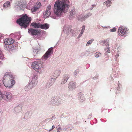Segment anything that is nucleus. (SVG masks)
I'll list each match as a JSON object with an SVG mask.
<instances>
[{
    "label": "nucleus",
    "instance_id": "nucleus-1",
    "mask_svg": "<svg viewBox=\"0 0 132 132\" xmlns=\"http://www.w3.org/2000/svg\"><path fill=\"white\" fill-rule=\"evenodd\" d=\"M68 0H57L54 5V12L57 16L61 15L64 12H67L69 7Z\"/></svg>",
    "mask_w": 132,
    "mask_h": 132
},
{
    "label": "nucleus",
    "instance_id": "nucleus-2",
    "mask_svg": "<svg viewBox=\"0 0 132 132\" xmlns=\"http://www.w3.org/2000/svg\"><path fill=\"white\" fill-rule=\"evenodd\" d=\"M14 79V77L11 73H6L3 80L5 86L7 88H12L15 83Z\"/></svg>",
    "mask_w": 132,
    "mask_h": 132
},
{
    "label": "nucleus",
    "instance_id": "nucleus-3",
    "mask_svg": "<svg viewBox=\"0 0 132 132\" xmlns=\"http://www.w3.org/2000/svg\"><path fill=\"white\" fill-rule=\"evenodd\" d=\"M31 20V17H28L27 14H25L16 20L17 23L21 27V28H26L28 27Z\"/></svg>",
    "mask_w": 132,
    "mask_h": 132
},
{
    "label": "nucleus",
    "instance_id": "nucleus-4",
    "mask_svg": "<svg viewBox=\"0 0 132 132\" xmlns=\"http://www.w3.org/2000/svg\"><path fill=\"white\" fill-rule=\"evenodd\" d=\"M12 97V94L9 92H5L4 94L2 93L0 91V101L3 99L7 100L9 101L10 100Z\"/></svg>",
    "mask_w": 132,
    "mask_h": 132
},
{
    "label": "nucleus",
    "instance_id": "nucleus-5",
    "mask_svg": "<svg viewBox=\"0 0 132 132\" xmlns=\"http://www.w3.org/2000/svg\"><path fill=\"white\" fill-rule=\"evenodd\" d=\"M42 63L40 60L34 61L32 63L33 69L36 71L39 72L42 66Z\"/></svg>",
    "mask_w": 132,
    "mask_h": 132
},
{
    "label": "nucleus",
    "instance_id": "nucleus-6",
    "mask_svg": "<svg viewBox=\"0 0 132 132\" xmlns=\"http://www.w3.org/2000/svg\"><path fill=\"white\" fill-rule=\"evenodd\" d=\"M128 30V29L127 28L120 27L118 30V34L120 36H125L127 35V32Z\"/></svg>",
    "mask_w": 132,
    "mask_h": 132
},
{
    "label": "nucleus",
    "instance_id": "nucleus-7",
    "mask_svg": "<svg viewBox=\"0 0 132 132\" xmlns=\"http://www.w3.org/2000/svg\"><path fill=\"white\" fill-rule=\"evenodd\" d=\"M28 32L32 35H40L41 31L39 30L30 28L28 29Z\"/></svg>",
    "mask_w": 132,
    "mask_h": 132
},
{
    "label": "nucleus",
    "instance_id": "nucleus-8",
    "mask_svg": "<svg viewBox=\"0 0 132 132\" xmlns=\"http://www.w3.org/2000/svg\"><path fill=\"white\" fill-rule=\"evenodd\" d=\"M53 48L51 47L48 49V51L45 54L43 55V57L45 60H46L53 53Z\"/></svg>",
    "mask_w": 132,
    "mask_h": 132
},
{
    "label": "nucleus",
    "instance_id": "nucleus-9",
    "mask_svg": "<svg viewBox=\"0 0 132 132\" xmlns=\"http://www.w3.org/2000/svg\"><path fill=\"white\" fill-rule=\"evenodd\" d=\"M37 77H34V78H33L32 79V80L31 82H30L28 85L25 87V89H26L27 88L29 89H30L31 88L33 87V84L34 83H36L37 82L36 79Z\"/></svg>",
    "mask_w": 132,
    "mask_h": 132
},
{
    "label": "nucleus",
    "instance_id": "nucleus-10",
    "mask_svg": "<svg viewBox=\"0 0 132 132\" xmlns=\"http://www.w3.org/2000/svg\"><path fill=\"white\" fill-rule=\"evenodd\" d=\"M14 43V41L13 39L11 38L6 39L4 42L5 45H10L12 44L13 43Z\"/></svg>",
    "mask_w": 132,
    "mask_h": 132
},
{
    "label": "nucleus",
    "instance_id": "nucleus-11",
    "mask_svg": "<svg viewBox=\"0 0 132 132\" xmlns=\"http://www.w3.org/2000/svg\"><path fill=\"white\" fill-rule=\"evenodd\" d=\"M41 5V4L39 2H37L35 6L31 9V11L33 12L36 11L39 8Z\"/></svg>",
    "mask_w": 132,
    "mask_h": 132
},
{
    "label": "nucleus",
    "instance_id": "nucleus-12",
    "mask_svg": "<svg viewBox=\"0 0 132 132\" xmlns=\"http://www.w3.org/2000/svg\"><path fill=\"white\" fill-rule=\"evenodd\" d=\"M76 86V83L75 82L71 81L69 84V88L71 90L74 89Z\"/></svg>",
    "mask_w": 132,
    "mask_h": 132
},
{
    "label": "nucleus",
    "instance_id": "nucleus-13",
    "mask_svg": "<svg viewBox=\"0 0 132 132\" xmlns=\"http://www.w3.org/2000/svg\"><path fill=\"white\" fill-rule=\"evenodd\" d=\"M40 28L42 29H47L49 28V25L47 23H45L43 24H40Z\"/></svg>",
    "mask_w": 132,
    "mask_h": 132
},
{
    "label": "nucleus",
    "instance_id": "nucleus-14",
    "mask_svg": "<svg viewBox=\"0 0 132 132\" xmlns=\"http://www.w3.org/2000/svg\"><path fill=\"white\" fill-rule=\"evenodd\" d=\"M31 25L33 26L34 28H39L40 27V23L35 22H33L31 23Z\"/></svg>",
    "mask_w": 132,
    "mask_h": 132
},
{
    "label": "nucleus",
    "instance_id": "nucleus-15",
    "mask_svg": "<svg viewBox=\"0 0 132 132\" xmlns=\"http://www.w3.org/2000/svg\"><path fill=\"white\" fill-rule=\"evenodd\" d=\"M69 76L68 75H66L64 76L63 79L62 80V84H64L65 83L67 80L69 78Z\"/></svg>",
    "mask_w": 132,
    "mask_h": 132
},
{
    "label": "nucleus",
    "instance_id": "nucleus-16",
    "mask_svg": "<svg viewBox=\"0 0 132 132\" xmlns=\"http://www.w3.org/2000/svg\"><path fill=\"white\" fill-rule=\"evenodd\" d=\"M111 0H108L107 1H106L104 2L103 3V4L105 5V4L107 7H110L111 4Z\"/></svg>",
    "mask_w": 132,
    "mask_h": 132
},
{
    "label": "nucleus",
    "instance_id": "nucleus-17",
    "mask_svg": "<svg viewBox=\"0 0 132 132\" xmlns=\"http://www.w3.org/2000/svg\"><path fill=\"white\" fill-rule=\"evenodd\" d=\"M60 73V71L58 70L55 71L53 74V76L55 78H57L58 76H59V75Z\"/></svg>",
    "mask_w": 132,
    "mask_h": 132
},
{
    "label": "nucleus",
    "instance_id": "nucleus-18",
    "mask_svg": "<svg viewBox=\"0 0 132 132\" xmlns=\"http://www.w3.org/2000/svg\"><path fill=\"white\" fill-rule=\"evenodd\" d=\"M85 19L84 15H80L78 17V20L81 21H84Z\"/></svg>",
    "mask_w": 132,
    "mask_h": 132
},
{
    "label": "nucleus",
    "instance_id": "nucleus-19",
    "mask_svg": "<svg viewBox=\"0 0 132 132\" xmlns=\"http://www.w3.org/2000/svg\"><path fill=\"white\" fill-rule=\"evenodd\" d=\"M65 30L67 32H68L69 33L70 32L71 30V28H72V26H68L67 27H65Z\"/></svg>",
    "mask_w": 132,
    "mask_h": 132
},
{
    "label": "nucleus",
    "instance_id": "nucleus-20",
    "mask_svg": "<svg viewBox=\"0 0 132 132\" xmlns=\"http://www.w3.org/2000/svg\"><path fill=\"white\" fill-rule=\"evenodd\" d=\"M10 2L9 1H8L4 4L3 6L4 7L7 8L9 6H10Z\"/></svg>",
    "mask_w": 132,
    "mask_h": 132
},
{
    "label": "nucleus",
    "instance_id": "nucleus-21",
    "mask_svg": "<svg viewBox=\"0 0 132 132\" xmlns=\"http://www.w3.org/2000/svg\"><path fill=\"white\" fill-rule=\"evenodd\" d=\"M51 12L50 11H46L44 13V14L47 17L49 16L51 14Z\"/></svg>",
    "mask_w": 132,
    "mask_h": 132
},
{
    "label": "nucleus",
    "instance_id": "nucleus-22",
    "mask_svg": "<svg viewBox=\"0 0 132 132\" xmlns=\"http://www.w3.org/2000/svg\"><path fill=\"white\" fill-rule=\"evenodd\" d=\"M101 54L99 52H97L95 54V56L96 57H98L101 56Z\"/></svg>",
    "mask_w": 132,
    "mask_h": 132
},
{
    "label": "nucleus",
    "instance_id": "nucleus-23",
    "mask_svg": "<svg viewBox=\"0 0 132 132\" xmlns=\"http://www.w3.org/2000/svg\"><path fill=\"white\" fill-rule=\"evenodd\" d=\"M4 58V55L3 54L2 51L0 49V59L3 60Z\"/></svg>",
    "mask_w": 132,
    "mask_h": 132
},
{
    "label": "nucleus",
    "instance_id": "nucleus-24",
    "mask_svg": "<svg viewBox=\"0 0 132 132\" xmlns=\"http://www.w3.org/2000/svg\"><path fill=\"white\" fill-rule=\"evenodd\" d=\"M70 15L71 16H73L75 15V10H73L71 11L70 13Z\"/></svg>",
    "mask_w": 132,
    "mask_h": 132
},
{
    "label": "nucleus",
    "instance_id": "nucleus-25",
    "mask_svg": "<svg viewBox=\"0 0 132 132\" xmlns=\"http://www.w3.org/2000/svg\"><path fill=\"white\" fill-rule=\"evenodd\" d=\"M107 43H108V42L107 40H103L101 41L100 44L101 45H103V44H106Z\"/></svg>",
    "mask_w": 132,
    "mask_h": 132
},
{
    "label": "nucleus",
    "instance_id": "nucleus-26",
    "mask_svg": "<svg viewBox=\"0 0 132 132\" xmlns=\"http://www.w3.org/2000/svg\"><path fill=\"white\" fill-rule=\"evenodd\" d=\"M92 14V13L90 12H89L85 15V17L86 18L88 17L89 16H90Z\"/></svg>",
    "mask_w": 132,
    "mask_h": 132
},
{
    "label": "nucleus",
    "instance_id": "nucleus-27",
    "mask_svg": "<svg viewBox=\"0 0 132 132\" xmlns=\"http://www.w3.org/2000/svg\"><path fill=\"white\" fill-rule=\"evenodd\" d=\"M94 41V39H91L89 40L87 43L86 44V46L89 45V44H91Z\"/></svg>",
    "mask_w": 132,
    "mask_h": 132
},
{
    "label": "nucleus",
    "instance_id": "nucleus-28",
    "mask_svg": "<svg viewBox=\"0 0 132 132\" xmlns=\"http://www.w3.org/2000/svg\"><path fill=\"white\" fill-rule=\"evenodd\" d=\"M79 95H80V96H80V98L81 99L83 100L84 98V94L80 93L79 94Z\"/></svg>",
    "mask_w": 132,
    "mask_h": 132
},
{
    "label": "nucleus",
    "instance_id": "nucleus-29",
    "mask_svg": "<svg viewBox=\"0 0 132 132\" xmlns=\"http://www.w3.org/2000/svg\"><path fill=\"white\" fill-rule=\"evenodd\" d=\"M85 26L84 25L82 26L81 31V34H83L84 31V30H85Z\"/></svg>",
    "mask_w": 132,
    "mask_h": 132
},
{
    "label": "nucleus",
    "instance_id": "nucleus-30",
    "mask_svg": "<svg viewBox=\"0 0 132 132\" xmlns=\"http://www.w3.org/2000/svg\"><path fill=\"white\" fill-rule=\"evenodd\" d=\"M33 51L34 53L35 54L34 55H35L37 54L38 51L37 49H33Z\"/></svg>",
    "mask_w": 132,
    "mask_h": 132
},
{
    "label": "nucleus",
    "instance_id": "nucleus-31",
    "mask_svg": "<svg viewBox=\"0 0 132 132\" xmlns=\"http://www.w3.org/2000/svg\"><path fill=\"white\" fill-rule=\"evenodd\" d=\"M116 28H113L110 29V31L114 32H115L116 31Z\"/></svg>",
    "mask_w": 132,
    "mask_h": 132
},
{
    "label": "nucleus",
    "instance_id": "nucleus-32",
    "mask_svg": "<svg viewBox=\"0 0 132 132\" xmlns=\"http://www.w3.org/2000/svg\"><path fill=\"white\" fill-rule=\"evenodd\" d=\"M51 8V6L50 5H48L47 8L46 10V11H50V10Z\"/></svg>",
    "mask_w": 132,
    "mask_h": 132
},
{
    "label": "nucleus",
    "instance_id": "nucleus-33",
    "mask_svg": "<svg viewBox=\"0 0 132 132\" xmlns=\"http://www.w3.org/2000/svg\"><path fill=\"white\" fill-rule=\"evenodd\" d=\"M52 83H47L46 84V87L47 88H48L50 87V86H51V85L52 84Z\"/></svg>",
    "mask_w": 132,
    "mask_h": 132
},
{
    "label": "nucleus",
    "instance_id": "nucleus-34",
    "mask_svg": "<svg viewBox=\"0 0 132 132\" xmlns=\"http://www.w3.org/2000/svg\"><path fill=\"white\" fill-rule=\"evenodd\" d=\"M57 132H60V127L59 126H58L57 127Z\"/></svg>",
    "mask_w": 132,
    "mask_h": 132
},
{
    "label": "nucleus",
    "instance_id": "nucleus-35",
    "mask_svg": "<svg viewBox=\"0 0 132 132\" xmlns=\"http://www.w3.org/2000/svg\"><path fill=\"white\" fill-rule=\"evenodd\" d=\"M106 51L108 53H110V49L109 47H108L106 49Z\"/></svg>",
    "mask_w": 132,
    "mask_h": 132
},
{
    "label": "nucleus",
    "instance_id": "nucleus-36",
    "mask_svg": "<svg viewBox=\"0 0 132 132\" xmlns=\"http://www.w3.org/2000/svg\"><path fill=\"white\" fill-rule=\"evenodd\" d=\"M55 128V126H53L51 129L50 130H49V131H50L51 130H53L54 128Z\"/></svg>",
    "mask_w": 132,
    "mask_h": 132
},
{
    "label": "nucleus",
    "instance_id": "nucleus-37",
    "mask_svg": "<svg viewBox=\"0 0 132 132\" xmlns=\"http://www.w3.org/2000/svg\"><path fill=\"white\" fill-rule=\"evenodd\" d=\"M3 38V35L0 33V39H2Z\"/></svg>",
    "mask_w": 132,
    "mask_h": 132
},
{
    "label": "nucleus",
    "instance_id": "nucleus-38",
    "mask_svg": "<svg viewBox=\"0 0 132 132\" xmlns=\"http://www.w3.org/2000/svg\"><path fill=\"white\" fill-rule=\"evenodd\" d=\"M96 6V5H93V7H95ZM93 7H92V8H90V10H92L93 9Z\"/></svg>",
    "mask_w": 132,
    "mask_h": 132
},
{
    "label": "nucleus",
    "instance_id": "nucleus-39",
    "mask_svg": "<svg viewBox=\"0 0 132 132\" xmlns=\"http://www.w3.org/2000/svg\"><path fill=\"white\" fill-rule=\"evenodd\" d=\"M82 34H81V32L80 34H79V37H80V36H81L82 35Z\"/></svg>",
    "mask_w": 132,
    "mask_h": 132
},
{
    "label": "nucleus",
    "instance_id": "nucleus-40",
    "mask_svg": "<svg viewBox=\"0 0 132 132\" xmlns=\"http://www.w3.org/2000/svg\"><path fill=\"white\" fill-rule=\"evenodd\" d=\"M52 80H53L54 81V79H53L52 78L51 79V81H52Z\"/></svg>",
    "mask_w": 132,
    "mask_h": 132
},
{
    "label": "nucleus",
    "instance_id": "nucleus-41",
    "mask_svg": "<svg viewBox=\"0 0 132 132\" xmlns=\"http://www.w3.org/2000/svg\"><path fill=\"white\" fill-rule=\"evenodd\" d=\"M1 61H0V63H1Z\"/></svg>",
    "mask_w": 132,
    "mask_h": 132
}]
</instances>
